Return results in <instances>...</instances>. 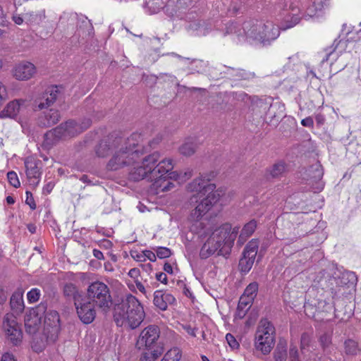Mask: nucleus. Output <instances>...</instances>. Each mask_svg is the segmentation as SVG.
<instances>
[{
    "mask_svg": "<svg viewBox=\"0 0 361 361\" xmlns=\"http://www.w3.org/2000/svg\"><path fill=\"white\" fill-rule=\"evenodd\" d=\"M301 124L305 127L312 128L314 126V121L310 116H308L301 121Z\"/></svg>",
    "mask_w": 361,
    "mask_h": 361,
    "instance_id": "nucleus-57",
    "label": "nucleus"
},
{
    "mask_svg": "<svg viewBox=\"0 0 361 361\" xmlns=\"http://www.w3.org/2000/svg\"><path fill=\"white\" fill-rule=\"evenodd\" d=\"M92 124L90 118H85L81 123H78L73 120H69L61 123L59 127H61V133L64 138L74 137L88 128Z\"/></svg>",
    "mask_w": 361,
    "mask_h": 361,
    "instance_id": "nucleus-12",
    "label": "nucleus"
},
{
    "mask_svg": "<svg viewBox=\"0 0 361 361\" xmlns=\"http://www.w3.org/2000/svg\"><path fill=\"white\" fill-rule=\"evenodd\" d=\"M23 293V290L18 288L12 294L10 299L11 308L17 314L22 313L25 308Z\"/></svg>",
    "mask_w": 361,
    "mask_h": 361,
    "instance_id": "nucleus-26",
    "label": "nucleus"
},
{
    "mask_svg": "<svg viewBox=\"0 0 361 361\" xmlns=\"http://www.w3.org/2000/svg\"><path fill=\"white\" fill-rule=\"evenodd\" d=\"M75 306L78 317L82 323L89 324L94 320L97 309L90 301L82 302L80 300H75Z\"/></svg>",
    "mask_w": 361,
    "mask_h": 361,
    "instance_id": "nucleus-13",
    "label": "nucleus"
},
{
    "mask_svg": "<svg viewBox=\"0 0 361 361\" xmlns=\"http://www.w3.org/2000/svg\"><path fill=\"white\" fill-rule=\"evenodd\" d=\"M191 2L192 0H164V10L168 15L173 16L180 9L188 6Z\"/></svg>",
    "mask_w": 361,
    "mask_h": 361,
    "instance_id": "nucleus-25",
    "label": "nucleus"
},
{
    "mask_svg": "<svg viewBox=\"0 0 361 361\" xmlns=\"http://www.w3.org/2000/svg\"><path fill=\"white\" fill-rule=\"evenodd\" d=\"M181 356L180 350L178 348L175 347L168 350L164 355V358L166 359V361H179Z\"/></svg>",
    "mask_w": 361,
    "mask_h": 361,
    "instance_id": "nucleus-36",
    "label": "nucleus"
},
{
    "mask_svg": "<svg viewBox=\"0 0 361 361\" xmlns=\"http://www.w3.org/2000/svg\"><path fill=\"white\" fill-rule=\"evenodd\" d=\"M261 22H259L257 20L250 19L245 21L243 23L242 27L243 30L244 35L250 39L257 40V37L252 36L250 32H253L257 35H260V29H261Z\"/></svg>",
    "mask_w": 361,
    "mask_h": 361,
    "instance_id": "nucleus-27",
    "label": "nucleus"
},
{
    "mask_svg": "<svg viewBox=\"0 0 361 361\" xmlns=\"http://www.w3.org/2000/svg\"><path fill=\"white\" fill-rule=\"evenodd\" d=\"M45 117L48 125H54L60 119V113L58 110L50 109Z\"/></svg>",
    "mask_w": 361,
    "mask_h": 361,
    "instance_id": "nucleus-39",
    "label": "nucleus"
},
{
    "mask_svg": "<svg viewBox=\"0 0 361 361\" xmlns=\"http://www.w3.org/2000/svg\"><path fill=\"white\" fill-rule=\"evenodd\" d=\"M36 73L35 66L29 61H22L16 65L13 71V77L18 80H27Z\"/></svg>",
    "mask_w": 361,
    "mask_h": 361,
    "instance_id": "nucleus-16",
    "label": "nucleus"
},
{
    "mask_svg": "<svg viewBox=\"0 0 361 361\" xmlns=\"http://www.w3.org/2000/svg\"><path fill=\"white\" fill-rule=\"evenodd\" d=\"M9 22L7 19L6 14L0 6V37L6 32V30L8 27Z\"/></svg>",
    "mask_w": 361,
    "mask_h": 361,
    "instance_id": "nucleus-41",
    "label": "nucleus"
},
{
    "mask_svg": "<svg viewBox=\"0 0 361 361\" xmlns=\"http://www.w3.org/2000/svg\"><path fill=\"white\" fill-rule=\"evenodd\" d=\"M327 0H313L312 4L307 8V15L313 17L324 8Z\"/></svg>",
    "mask_w": 361,
    "mask_h": 361,
    "instance_id": "nucleus-33",
    "label": "nucleus"
},
{
    "mask_svg": "<svg viewBox=\"0 0 361 361\" xmlns=\"http://www.w3.org/2000/svg\"><path fill=\"white\" fill-rule=\"evenodd\" d=\"M143 255L145 258V261L149 259L150 262H155L157 259V255L154 252L148 250H143Z\"/></svg>",
    "mask_w": 361,
    "mask_h": 361,
    "instance_id": "nucleus-55",
    "label": "nucleus"
},
{
    "mask_svg": "<svg viewBox=\"0 0 361 361\" xmlns=\"http://www.w3.org/2000/svg\"><path fill=\"white\" fill-rule=\"evenodd\" d=\"M92 255L93 256L99 259V260H103L104 259V255L103 253L99 250H97V249H93L92 250Z\"/></svg>",
    "mask_w": 361,
    "mask_h": 361,
    "instance_id": "nucleus-62",
    "label": "nucleus"
},
{
    "mask_svg": "<svg viewBox=\"0 0 361 361\" xmlns=\"http://www.w3.org/2000/svg\"><path fill=\"white\" fill-rule=\"evenodd\" d=\"M257 221L252 219L244 225L239 235L238 241L243 243L247 238L252 235L257 228Z\"/></svg>",
    "mask_w": 361,
    "mask_h": 361,
    "instance_id": "nucleus-30",
    "label": "nucleus"
},
{
    "mask_svg": "<svg viewBox=\"0 0 361 361\" xmlns=\"http://www.w3.org/2000/svg\"><path fill=\"white\" fill-rule=\"evenodd\" d=\"M286 170V164L285 162L279 161L275 163L267 172L271 178H279L282 176Z\"/></svg>",
    "mask_w": 361,
    "mask_h": 361,
    "instance_id": "nucleus-32",
    "label": "nucleus"
},
{
    "mask_svg": "<svg viewBox=\"0 0 361 361\" xmlns=\"http://www.w3.org/2000/svg\"><path fill=\"white\" fill-rule=\"evenodd\" d=\"M275 327L267 319L260 320L258 325L255 345L263 355H268L275 343Z\"/></svg>",
    "mask_w": 361,
    "mask_h": 361,
    "instance_id": "nucleus-7",
    "label": "nucleus"
},
{
    "mask_svg": "<svg viewBox=\"0 0 361 361\" xmlns=\"http://www.w3.org/2000/svg\"><path fill=\"white\" fill-rule=\"evenodd\" d=\"M2 326L6 338L13 345H19L23 341V331L16 317L13 313H6L4 317Z\"/></svg>",
    "mask_w": 361,
    "mask_h": 361,
    "instance_id": "nucleus-10",
    "label": "nucleus"
},
{
    "mask_svg": "<svg viewBox=\"0 0 361 361\" xmlns=\"http://www.w3.org/2000/svg\"><path fill=\"white\" fill-rule=\"evenodd\" d=\"M145 317L144 307L140 300L128 294L114 309V320L118 326L128 325L131 329L137 328Z\"/></svg>",
    "mask_w": 361,
    "mask_h": 361,
    "instance_id": "nucleus-3",
    "label": "nucleus"
},
{
    "mask_svg": "<svg viewBox=\"0 0 361 361\" xmlns=\"http://www.w3.org/2000/svg\"><path fill=\"white\" fill-rule=\"evenodd\" d=\"M259 240L252 239L244 248L243 257L239 261V267L242 272L247 273L255 262L258 251Z\"/></svg>",
    "mask_w": 361,
    "mask_h": 361,
    "instance_id": "nucleus-11",
    "label": "nucleus"
},
{
    "mask_svg": "<svg viewBox=\"0 0 361 361\" xmlns=\"http://www.w3.org/2000/svg\"><path fill=\"white\" fill-rule=\"evenodd\" d=\"M183 329L192 337L196 336L197 329L196 327H192L190 324H183Z\"/></svg>",
    "mask_w": 361,
    "mask_h": 361,
    "instance_id": "nucleus-54",
    "label": "nucleus"
},
{
    "mask_svg": "<svg viewBox=\"0 0 361 361\" xmlns=\"http://www.w3.org/2000/svg\"><path fill=\"white\" fill-rule=\"evenodd\" d=\"M44 10L25 13V22L30 26L39 25L45 19Z\"/></svg>",
    "mask_w": 361,
    "mask_h": 361,
    "instance_id": "nucleus-28",
    "label": "nucleus"
},
{
    "mask_svg": "<svg viewBox=\"0 0 361 361\" xmlns=\"http://www.w3.org/2000/svg\"><path fill=\"white\" fill-rule=\"evenodd\" d=\"M61 127H56L49 130L44 134L42 146L46 149L51 148L60 140L64 139L63 133H61Z\"/></svg>",
    "mask_w": 361,
    "mask_h": 361,
    "instance_id": "nucleus-24",
    "label": "nucleus"
},
{
    "mask_svg": "<svg viewBox=\"0 0 361 361\" xmlns=\"http://www.w3.org/2000/svg\"><path fill=\"white\" fill-rule=\"evenodd\" d=\"M26 199L25 203L29 205L32 210H35L37 207L32 193L30 191L25 192Z\"/></svg>",
    "mask_w": 361,
    "mask_h": 361,
    "instance_id": "nucleus-50",
    "label": "nucleus"
},
{
    "mask_svg": "<svg viewBox=\"0 0 361 361\" xmlns=\"http://www.w3.org/2000/svg\"><path fill=\"white\" fill-rule=\"evenodd\" d=\"M216 235V234L210 235L209 238L201 247L200 257L202 259H207L214 255L216 252L218 255H225L226 254L220 248V245H219L214 240Z\"/></svg>",
    "mask_w": 361,
    "mask_h": 361,
    "instance_id": "nucleus-19",
    "label": "nucleus"
},
{
    "mask_svg": "<svg viewBox=\"0 0 361 361\" xmlns=\"http://www.w3.org/2000/svg\"><path fill=\"white\" fill-rule=\"evenodd\" d=\"M197 147V144L195 139H188L180 147L179 152L186 157L192 155Z\"/></svg>",
    "mask_w": 361,
    "mask_h": 361,
    "instance_id": "nucleus-29",
    "label": "nucleus"
},
{
    "mask_svg": "<svg viewBox=\"0 0 361 361\" xmlns=\"http://www.w3.org/2000/svg\"><path fill=\"white\" fill-rule=\"evenodd\" d=\"M311 169L314 171L313 178L320 180L324 176V169L322 164L318 162L315 166H312Z\"/></svg>",
    "mask_w": 361,
    "mask_h": 361,
    "instance_id": "nucleus-46",
    "label": "nucleus"
},
{
    "mask_svg": "<svg viewBox=\"0 0 361 361\" xmlns=\"http://www.w3.org/2000/svg\"><path fill=\"white\" fill-rule=\"evenodd\" d=\"M41 295L40 290L37 288H32L27 293V299L29 303H35L39 300Z\"/></svg>",
    "mask_w": 361,
    "mask_h": 361,
    "instance_id": "nucleus-43",
    "label": "nucleus"
},
{
    "mask_svg": "<svg viewBox=\"0 0 361 361\" xmlns=\"http://www.w3.org/2000/svg\"><path fill=\"white\" fill-rule=\"evenodd\" d=\"M345 353L349 355H356L361 352L358 343L353 339H347L344 342Z\"/></svg>",
    "mask_w": 361,
    "mask_h": 361,
    "instance_id": "nucleus-31",
    "label": "nucleus"
},
{
    "mask_svg": "<svg viewBox=\"0 0 361 361\" xmlns=\"http://www.w3.org/2000/svg\"><path fill=\"white\" fill-rule=\"evenodd\" d=\"M254 300L250 299V298L246 297L245 295H242L239 299L238 305V310H248Z\"/></svg>",
    "mask_w": 361,
    "mask_h": 361,
    "instance_id": "nucleus-40",
    "label": "nucleus"
},
{
    "mask_svg": "<svg viewBox=\"0 0 361 361\" xmlns=\"http://www.w3.org/2000/svg\"><path fill=\"white\" fill-rule=\"evenodd\" d=\"M290 361H300L299 353L295 346H290L289 349Z\"/></svg>",
    "mask_w": 361,
    "mask_h": 361,
    "instance_id": "nucleus-51",
    "label": "nucleus"
},
{
    "mask_svg": "<svg viewBox=\"0 0 361 361\" xmlns=\"http://www.w3.org/2000/svg\"><path fill=\"white\" fill-rule=\"evenodd\" d=\"M260 35L250 32L252 36L257 37L262 42H269L276 39L279 35V30L272 23L262 24L261 23Z\"/></svg>",
    "mask_w": 361,
    "mask_h": 361,
    "instance_id": "nucleus-18",
    "label": "nucleus"
},
{
    "mask_svg": "<svg viewBox=\"0 0 361 361\" xmlns=\"http://www.w3.org/2000/svg\"><path fill=\"white\" fill-rule=\"evenodd\" d=\"M160 329L157 325H149L142 330L136 342L139 350H145L140 361H155L164 353V347L158 345Z\"/></svg>",
    "mask_w": 361,
    "mask_h": 361,
    "instance_id": "nucleus-4",
    "label": "nucleus"
},
{
    "mask_svg": "<svg viewBox=\"0 0 361 361\" xmlns=\"http://www.w3.org/2000/svg\"><path fill=\"white\" fill-rule=\"evenodd\" d=\"M131 255V257L136 261L137 262H145V258L144 257V255H143V252L142 251L141 252H137V251H135V252H132L130 253Z\"/></svg>",
    "mask_w": 361,
    "mask_h": 361,
    "instance_id": "nucleus-56",
    "label": "nucleus"
},
{
    "mask_svg": "<svg viewBox=\"0 0 361 361\" xmlns=\"http://www.w3.org/2000/svg\"><path fill=\"white\" fill-rule=\"evenodd\" d=\"M59 93V87L57 85L50 86L41 97L35 99V105L39 110L47 109L55 102Z\"/></svg>",
    "mask_w": 361,
    "mask_h": 361,
    "instance_id": "nucleus-15",
    "label": "nucleus"
},
{
    "mask_svg": "<svg viewBox=\"0 0 361 361\" xmlns=\"http://www.w3.org/2000/svg\"><path fill=\"white\" fill-rule=\"evenodd\" d=\"M128 275L133 280V281H136V280H140L139 278L140 276V270L138 268H133L130 269L128 273Z\"/></svg>",
    "mask_w": 361,
    "mask_h": 361,
    "instance_id": "nucleus-53",
    "label": "nucleus"
},
{
    "mask_svg": "<svg viewBox=\"0 0 361 361\" xmlns=\"http://www.w3.org/2000/svg\"><path fill=\"white\" fill-rule=\"evenodd\" d=\"M115 141L114 153L106 164V169L109 171H117L133 165L144 154L141 133H133L127 138L121 136Z\"/></svg>",
    "mask_w": 361,
    "mask_h": 361,
    "instance_id": "nucleus-2",
    "label": "nucleus"
},
{
    "mask_svg": "<svg viewBox=\"0 0 361 361\" xmlns=\"http://www.w3.org/2000/svg\"><path fill=\"white\" fill-rule=\"evenodd\" d=\"M145 4L152 13H155L164 9V0H146Z\"/></svg>",
    "mask_w": 361,
    "mask_h": 361,
    "instance_id": "nucleus-37",
    "label": "nucleus"
},
{
    "mask_svg": "<svg viewBox=\"0 0 361 361\" xmlns=\"http://www.w3.org/2000/svg\"><path fill=\"white\" fill-rule=\"evenodd\" d=\"M226 339L228 344L232 349H238L239 348L240 345L238 342L231 334H227L226 335Z\"/></svg>",
    "mask_w": 361,
    "mask_h": 361,
    "instance_id": "nucleus-49",
    "label": "nucleus"
},
{
    "mask_svg": "<svg viewBox=\"0 0 361 361\" xmlns=\"http://www.w3.org/2000/svg\"><path fill=\"white\" fill-rule=\"evenodd\" d=\"M173 169V161L171 159H164L157 161L153 171V178H151L150 190L158 195L173 188L175 185L168 176Z\"/></svg>",
    "mask_w": 361,
    "mask_h": 361,
    "instance_id": "nucleus-5",
    "label": "nucleus"
},
{
    "mask_svg": "<svg viewBox=\"0 0 361 361\" xmlns=\"http://www.w3.org/2000/svg\"><path fill=\"white\" fill-rule=\"evenodd\" d=\"M300 16L298 13L289 14L286 17L285 21L286 23L285 28H290L297 25L300 20Z\"/></svg>",
    "mask_w": 361,
    "mask_h": 361,
    "instance_id": "nucleus-42",
    "label": "nucleus"
},
{
    "mask_svg": "<svg viewBox=\"0 0 361 361\" xmlns=\"http://www.w3.org/2000/svg\"><path fill=\"white\" fill-rule=\"evenodd\" d=\"M154 305L159 310L164 311L169 305L176 302L175 297L166 291L157 290L154 293Z\"/></svg>",
    "mask_w": 361,
    "mask_h": 361,
    "instance_id": "nucleus-20",
    "label": "nucleus"
},
{
    "mask_svg": "<svg viewBox=\"0 0 361 361\" xmlns=\"http://www.w3.org/2000/svg\"><path fill=\"white\" fill-rule=\"evenodd\" d=\"M216 176L214 171L203 173L193 180L188 185V190L196 193L191 196V203L200 202L192 211L190 218L194 221L200 220L206 214L225 194L222 188L216 190V185L210 181Z\"/></svg>",
    "mask_w": 361,
    "mask_h": 361,
    "instance_id": "nucleus-1",
    "label": "nucleus"
},
{
    "mask_svg": "<svg viewBox=\"0 0 361 361\" xmlns=\"http://www.w3.org/2000/svg\"><path fill=\"white\" fill-rule=\"evenodd\" d=\"M311 336L308 333H303L300 338V348L301 349H305L310 345Z\"/></svg>",
    "mask_w": 361,
    "mask_h": 361,
    "instance_id": "nucleus-48",
    "label": "nucleus"
},
{
    "mask_svg": "<svg viewBox=\"0 0 361 361\" xmlns=\"http://www.w3.org/2000/svg\"><path fill=\"white\" fill-rule=\"evenodd\" d=\"M239 228L238 226L232 228L231 225L226 223L215 229L211 235L216 234L214 240L225 253L228 254L233 245Z\"/></svg>",
    "mask_w": 361,
    "mask_h": 361,
    "instance_id": "nucleus-9",
    "label": "nucleus"
},
{
    "mask_svg": "<svg viewBox=\"0 0 361 361\" xmlns=\"http://www.w3.org/2000/svg\"><path fill=\"white\" fill-rule=\"evenodd\" d=\"M156 279L158 281H160L161 283L164 284H166L168 279L166 274L164 272H159L156 274Z\"/></svg>",
    "mask_w": 361,
    "mask_h": 361,
    "instance_id": "nucleus-58",
    "label": "nucleus"
},
{
    "mask_svg": "<svg viewBox=\"0 0 361 361\" xmlns=\"http://www.w3.org/2000/svg\"><path fill=\"white\" fill-rule=\"evenodd\" d=\"M63 293L67 297H72L74 300V303L75 300H80L82 297L78 293L77 287L73 283H67L64 286Z\"/></svg>",
    "mask_w": 361,
    "mask_h": 361,
    "instance_id": "nucleus-35",
    "label": "nucleus"
},
{
    "mask_svg": "<svg viewBox=\"0 0 361 361\" xmlns=\"http://www.w3.org/2000/svg\"><path fill=\"white\" fill-rule=\"evenodd\" d=\"M164 271L169 274H173V267L172 265L169 262H165L163 267Z\"/></svg>",
    "mask_w": 361,
    "mask_h": 361,
    "instance_id": "nucleus-63",
    "label": "nucleus"
},
{
    "mask_svg": "<svg viewBox=\"0 0 361 361\" xmlns=\"http://www.w3.org/2000/svg\"><path fill=\"white\" fill-rule=\"evenodd\" d=\"M41 324V317L35 310H30L25 317V331L29 334H35Z\"/></svg>",
    "mask_w": 361,
    "mask_h": 361,
    "instance_id": "nucleus-22",
    "label": "nucleus"
},
{
    "mask_svg": "<svg viewBox=\"0 0 361 361\" xmlns=\"http://www.w3.org/2000/svg\"><path fill=\"white\" fill-rule=\"evenodd\" d=\"M259 289V284L257 282L250 283L245 289L243 295H245L250 299H255Z\"/></svg>",
    "mask_w": 361,
    "mask_h": 361,
    "instance_id": "nucleus-38",
    "label": "nucleus"
},
{
    "mask_svg": "<svg viewBox=\"0 0 361 361\" xmlns=\"http://www.w3.org/2000/svg\"><path fill=\"white\" fill-rule=\"evenodd\" d=\"M26 176L28 181L32 185H37L39 183L41 172L32 158L27 157L25 161Z\"/></svg>",
    "mask_w": 361,
    "mask_h": 361,
    "instance_id": "nucleus-21",
    "label": "nucleus"
},
{
    "mask_svg": "<svg viewBox=\"0 0 361 361\" xmlns=\"http://www.w3.org/2000/svg\"><path fill=\"white\" fill-rule=\"evenodd\" d=\"M160 159V154L154 152L145 157L140 164H137V161L129 170L128 178L130 180L137 182L148 178L151 182L153 178V171L155 169V165Z\"/></svg>",
    "mask_w": 361,
    "mask_h": 361,
    "instance_id": "nucleus-8",
    "label": "nucleus"
},
{
    "mask_svg": "<svg viewBox=\"0 0 361 361\" xmlns=\"http://www.w3.org/2000/svg\"><path fill=\"white\" fill-rule=\"evenodd\" d=\"M121 136L114 133L109 135L106 137L102 139L95 147V153L98 157H107L109 154H113L114 151L115 140H118Z\"/></svg>",
    "mask_w": 361,
    "mask_h": 361,
    "instance_id": "nucleus-14",
    "label": "nucleus"
},
{
    "mask_svg": "<svg viewBox=\"0 0 361 361\" xmlns=\"http://www.w3.org/2000/svg\"><path fill=\"white\" fill-rule=\"evenodd\" d=\"M1 361H17L13 355L9 353H5L2 355Z\"/></svg>",
    "mask_w": 361,
    "mask_h": 361,
    "instance_id": "nucleus-61",
    "label": "nucleus"
},
{
    "mask_svg": "<svg viewBox=\"0 0 361 361\" xmlns=\"http://www.w3.org/2000/svg\"><path fill=\"white\" fill-rule=\"evenodd\" d=\"M7 179L8 183L14 188H18L20 186V183L18 179L17 173L13 171H8L7 173Z\"/></svg>",
    "mask_w": 361,
    "mask_h": 361,
    "instance_id": "nucleus-44",
    "label": "nucleus"
},
{
    "mask_svg": "<svg viewBox=\"0 0 361 361\" xmlns=\"http://www.w3.org/2000/svg\"><path fill=\"white\" fill-rule=\"evenodd\" d=\"M60 328V317L56 310L47 312L44 317V329L53 334H56Z\"/></svg>",
    "mask_w": 361,
    "mask_h": 361,
    "instance_id": "nucleus-23",
    "label": "nucleus"
},
{
    "mask_svg": "<svg viewBox=\"0 0 361 361\" xmlns=\"http://www.w3.org/2000/svg\"><path fill=\"white\" fill-rule=\"evenodd\" d=\"M13 22L17 25H21L25 21V16L21 17L19 15H15L13 16Z\"/></svg>",
    "mask_w": 361,
    "mask_h": 361,
    "instance_id": "nucleus-64",
    "label": "nucleus"
},
{
    "mask_svg": "<svg viewBox=\"0 0 361 361\" xmlns=\"http://www.w3.org/2000/svg\"><path fill=\"white\" fill-rule=\"evenodd\" d=\"M319 342L323 348L329 347L331 344V332L324 334L319 338Z\"/></svg>",
    "mask_w": 361,
    "mask_h": 361,
    "instance_id": "nucleus-47",
    "label": "nucleus"
},
{
    "mask_svg": "<svg viewBox=\"0 0 361 361\" xmlns=\"http://www.w3.org/2000/svg\"><path fill=\"white\" fill-rule=\"evenodd\" d=\"M29 105V101L25 99H14L8 102L4 109L0 113V117L15 118L22 108L27 107Z\"/></svg>",
    "mask_w": 361,
    "mask_h": 361,
    "instance_id": "nucleus-17",
    "label": "nucleus"
},
{
    "mask_svg": "<svg viewBox=\"0 0 361 361\" xmlns=\"http://www.w3.org/2000/svg\"><path fill=\"white\" fill-rule=\"evenodd\" d=\"M86 297L98 310L104 313L108 312L112 306L110 289L104 282L96 281L91 283L87 287Z\"/></svg>",
    "mask_w": 361,
    "mask_h": 361,
    "instance_id": "nucleus-6",
    "label": "nucleus"
},
{
    "mask_svg": "<svg viewBox=\"0 0 361 361\" xmlns=\"http://www.w3.org/2000/svg\"><path fill=\"white\" fill-rule=\"evenodd\" d=\"M54 188V183L53 182H49L43 188V193L48 195L49 194Z\"/></svg>",
    "mask_w": 361,
    "mask_h": 361,
    "instance_id": "nucleus-59",
    "label": "nucleus"
},
{
    "mask_svg": "<svg viewBox=\"0 0 361 361\" xmlns=\"http://www.w3.org/2000/svg\"><path fill=\"white\" fill-rule=\"evenodd\" d=\"M155 252L157 255V257H158L159 259L168 258L172 254L171 249L166 247H158L155 250Z\"/></svg>",
    "mask_w": 361,
    "mask_h": 361,
    "instance_id": "nucleus-45",
    "label": "nucleus"
},
{
    "mask_svg": "<svg viewBox=\"0 0 361 361\" xmlns=\"http://www.w3.org/2000/svg\"><path fill=\"white\" fill-rule=\"evenodd\" d=\"M273 356L275 361H286L288 358L286 345L279 343L274 351Z\"/></svg>",
    "mask_w": 361,
    "mask_h": 361,
    "instance_id": "nucleus-34",
    "label": "nucleus"
},
{
    "mask_svg": "<svg viewBox=\"0 0 361 361\" xmlns=\"http://www.w3.org/2000/svg\"><path fill=\"white\" fill-rule=\"evenodd\" d=\"M7 97L6 87L0 82V101L5 99Z\"/></svg>",
    "mask_w": 361,
    "mask_h": 361,
    "instance_id": "nucleus-60",
    "label": "nucleus"
},
{
    "mask_svg": "<svg viewBox=\"0 0 361 361\" xmlns=\"http://www.w3.org/2000/svg\"><path fill=\"white\" fill-rule=\"evenodd\" d=\"M136 285L137 288L139 290L140 293H142L145 297H148V294L150 295V290H148L147 288L143 285V283L140 280H136L134 282Z\"/></svg>",
    "mask_w": 361,
    "mask_h": 361,
    "instance_id": "nucleus-52",
    "label": "nucleus"
}]
</instances>
